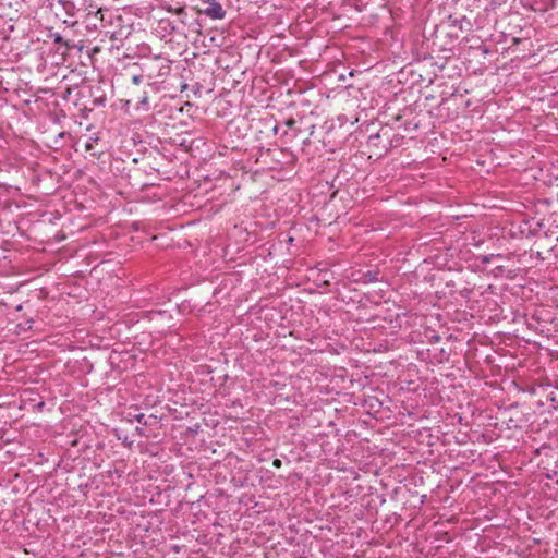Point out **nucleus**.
<instances>
[{
	"mask_svg": "<svg viewBox=\"0 0 558 558\" xmlns=\"http://www.w3.org/2000/svg\"><path fill=\"white\" fill-rule=\"evenodd\" d=\"M5 15H9V20H2V53L5 52L8 60L13 62L24 51L25 28L17 9L13 10L12 13H5ZM3 17L4 13L2 12Z\"/></svg>",
	"mask_w": 558,
	"mask_h": 558,
	"instance_id": "nucleus-1",
	"label": "nucleus"
},
{
	"mask_svg": "<svg viewBox=\"0 0 558 558\" xmlns=\"http://www.w3.org/2000/svg\"><path fill=\"white\" fill-rule=\"evenodd\" d=\"M204 3L208 4L206 9L202 11L207 17L211 20H222L226 16V10L222 5L216 0H202Z\"/></svg>",
	"mask_w": 558,
	"mask_h": 558,
	"instance_id": "nucleus-2",
	"label": "nucleus"
},
{
	"mask_svg": "<svg viewBox=\"0 0 558 558\" xmlns=\"http://www.w3.org/2000/svg\"><path fill=\"white\" fill-rule=\"evenodd\" d=\"M22 300L21 298L20 299H16L13 293H9V299H3L2 298V307H5V310L8 311V313L11 311V310H14L16 312L21 311L22 310Z\"/></svg>",
	"mask_w": 558,
	"mask_h": 558,
	"instance_id": "nucleus-3",
	"label": "nucleus"
},
{
	"mask_svg": "<svg viewBox=\"0 0 558 558\" xmlns=\"http://www.w3.org/2000/svg\"><path fill=\"white\" fill-rule=\"evenodd\" d=\"M58 5L61 7L66 15L74 16L76 8L72 0H58Z\"/></svg>",
	"mask_w": 558,
	"mask_h": 558,
	"instance_id": "nucleus-4",
	"label": "nucleus"
},
{
	"mask_svg": "<svg viewBox=\"0 0 558 558\" xmlns=\"http://www.w3.org/2000/svg\"><path fill=\"white\" fill-rule=\"evenodd\" d=\"M453 25L458 26L462 32H470L472 29V23L466 16H462L461 19H456L453 21Z\"/></svg>",
	"mask_w": 558,
	"mask_h": 558,
	"instance_id": "nucleus-5",
	"label": "nucleus"
},
{
	"mask_svg": "<svg viewBox=\"0 0 558 558\" xmlns=\"http://www.w3.org/2000/svg\"><path fill=\"white\" fill-rule=\"evenodd\" d=\"M8 171L12 169L15 173V177H19L21 169V160L16 156H12L8 158Z\"/></svg>",
	"mask_w": 558,
	"mask_h": 558,
	"instance_id": "nucleus-6",
	"label": "nucleus"
},
{
	"mask_svg": "<svg viewBox=\"0 0 558 558\" xmlns=\"http://www.w3.org/2000/svg\"><path fill=\"white\" fill-rule=\"evenodd\" d=\"M49 38H52L53 41L58 45H63L65 46L66 48L69 47L68 43L63 39V37L59 34V33H49L48 35Z\"/></svg>",
	"mask_w": 558,
	"mask_h": 558,
	"instance_id": "nucleus-7",
	"label": "nucleus"
},
{
	"mask_svg": "<svg viewBox=\"0 0 558 558\" xmlns=\"http://www.w3.org/2000/svg\"><path fill=\"white\" fill-rule=\"evenodd\" d=\"M1 186H2V189H5V190H11V189H13L15 191L20 190V187L17 186L16 178H13L10 182H2Z\"/></svg>",
	"mask_w": 558,
	"mask_h": 558,
	"instance_id": "nucleus-8",
	"label": "nucleus"
},
{
	"mask_svg": "<svg viewBox=\"0 0 558 558\" xmlns=\"http://www.w3.org/2000/svg\"><path fill=\"white\" fill-rule=\"evenodd\" d=\"M160 24L165 25L163 26L165 29L169 28L170 32H174L177 29L174 24L170 20H161Z\"/></svg>",
	"mask_w": 558,
	"mask_h": 558,
	"instance_id": "nucleus-9",
	"label": "nucleus"
},
{
	"mask_svg": "<svg viewBox=\"0 0 558 558\" xmlns=\"http://www.w3.org/2000/svg\"><path fill=\"white\" fill-rule=\"evenodd\" d=\"M134 420L137 421L138 423H143L144 425L149 424L148 421L145 418V414L143 413L135 414Z\"/></svg>",
	"mask_w": 558,
	"mask_h": 558,
	"instance_id": "nucleus-10",
	"label": "nucleus"
},
{
	"mask_svg": "<svg viewBox=\"0 0 558 558\" xmlns=\"http://www.w3.org/2000/svg\"><path fill=\"white\" fill-rule=\"evenodd\" d=\"M1 390H2V396H3V395H9V393H11V395H12V397H14V392L12 391V390H13V388H12V387H10L9 385H5V386H4V385H2Z\"/></svg>",
	"mask_w": 558,
	"mask_h": 558,
	"instance_id": "nucleus-11",
	"label": "nucleus"
},
{
	"mask_svg": "<svg viewBox=\"0 0 558 558\" xmlns=\"http://www.w3.org/2000/svg\"><path fill=\"white\" fill-rule=\"evenodd\" d=\"M169 72H170V65L169 64H163L159 69V75H167Z\"/></svg>",
	"mask_w": 558,
	"mask_h": 558,
	"instance_id": "nucleus-12",
	"label": "nucleus"
},
{
	"mask_svg": "<svg viewBox=\"0 0 558 558\" xmlns=\"http://www.w3.org/2000/svg\"><path fill=\"white\" fill-rule=\"evenodd\" d=\"M543 226H544V223L542 221H537L535 228L533 230H531L530 232L532 234H535L538 230H541L543 228Z\"/></svg>",
	"mask_w": 558,
	"mask_h": 558,
	"instance_id": "nucleus-13",
	"label": "nucleus"
},
{
	"mask_svg": "<svg viewBox=\"0 0 558 558\" xmlns=\"http://www.w3.org/2000/svg\"><path fill=\"white\" fill-rule=\"evenodd\" d=\"M132 82H133L134 84H140V83L142 82V76H141V75H134V76L132 77Z\"/></svg>",
	"mask_w": 558,
	"mask_h": 558,
	"instance_id": "nucleus-14",
	"label": "nucleus"
},
{
	"mask_svg": "<svg viewBox=\"0 0 558 558\" xmlns=\"http://www.w3.org/2000/svg\"><path fill=\"white\" fill-rule=\"evenodd\" d=\"M93 148H94V144H93V142H87V143L85 144V150H86V151H90Z\"/></svg>",
	"mask_w": 558,
	"mask_h": 558,
	"instance_id": "nucleus-15",
	"label": "nucleus"
},
{
	"mask_svg": "<svg viewBox=\"0 0 558 558\" xmlns=\"http://www.w3.org/2000/svg\"><path fill=\"white\" fill-rule=\"evenodd\" d=\"M9 228L10 229L7 230V233H13V230L17 229V226L15 223H13V225L9 223Z\"/></svg>",
	"mask_w": 558,
	"mask_h": 558,
	"instance_id": "nucleus-16",
	"label": "nucleus"
},
{
	"mask_svg": "<svg viewBox=\"0 0 558 558\" xmlns=\"http://www.w3.org/2000/svg\"><path fill=\"white\" fill-rule=\"evenodd\" d=\"M272 465H274L275 468H280V466H281V460H279V459H275V460H274V462H272Z\"/></svg>",
	"mask_w": 558,
	"mask_h": 558,
	"instance_id": "nucleus-17",
	"label": "nucleus"
},
{
	"mask_svg": "<svg viewBox=\"0 0 558 558\" xmlns=\"http://www.w3.org/2000/svg\"><path fill=\"white\" fill-rule=\"evenodd\" d=\"M286 124L289 126V128H292L294 124H295V121L293 119H289L287 120Z\"/></svg>",
	"mask_w": 558,
	"mask_h": 558,
	"instance_id": "nucleus-18",
	"label": "nucleus"
},
{
	"mask_svg": "<svg viewBox=\"0 0 558 558\" xmlns=\"http://www.w3.org/2000/svg\"><path fill=\"white\" fill-rule=\"evenodd\" d=\"M366 276H368V277H369V280H371V281L376 280V275H375V274H372L371 271H368V272L366 274Z\"/></svg>",
	"mask_w": 558,
	"mask_h": 558,
	"instance_id": "nucleus-19",
	"label": "nucleus"
},
{
	"mask_svg": "<svg viewBox=\"0 0 558 558\" xmlns=\"http://www.w3.org/2000/svg\"><path fill=\"white\" fill-rule=\"evenodd\" d=\"M15 401L14 400H8V401H2V407L4 405H11V404H14Z\"/></svg>",
	"mask_w": 558,
	"mask_h": 558,
	"instance_id": "nucleus-20",
	"label": "nucleus"
},
{
	"mask_svg": "<svg viewBox=\"0 0 558 558\" xmlns=\"http://www.w3.org/2000/svg\"><path fill=\"white\" fill-rule=\"evenodd\" d=\"M175 13H177V14H182V13H184V8H178V9L175 10Z\"/></svg>",
	"mask_w": 558,
	"mask_h": 558,
	"instance_id": "nucleus-21",
	"label": "nucleus"
},
{
	"mask_svg": "<svg viewBox=\"0 0 558 558\" xmlns=\"http://www.w3.org/2000/svg\"><path fill=\"white\" fill-rule=\"evenodd\" d=\"M489 260H490V259H489V257H488V256H484V257H483V263H488Z\"/></svg>",
	"mask_w": 558,
	"mask_h": 558,
	"instance_id": "nucleus-22",
	"label": "nucleus"
},
{
	"mask_svg": "<svg viewBox=\"0 0 558 558\" xmlns=\"http://www.w3.org/2000/svg\"><path fill=\"white\" fill-rule=\"evenodd\" d=\"M5 454H7L8 457H10V458H11V457H12V452H11V450H7V451H5Z\"/></svg>",
	"mask_w": 558,
	"mask_h": 558,
	"instance_id": "nucleus-23",
	"label": "nucleus"
},
{
	"mask_svg": "<svg viewBox=\"0 0 558 558\" xmlns=\"http://www.w3.org/2000/svg\"><path fill=\"white\" fill-rule=\"evenodd\" d=\"M7 207H10V205H7V204H5V205H3V204H2L1 209L3 210V209H4V208H7Z\"/></svg>",
	"mask_w": 558,
	"mask_h": 558,
	"instance_id": "nucleus-24",
	"label": "nucleus"
},
{
	"mask_svg": "<svg viewBox=\"0 0 558 558\" xmlns=\"http://www.w3.org/2000/svg\"><path fill=\"white\" fill-rule=\"evenodd\" d=\"M434 340L438 341L439 340V336L434 337Z\"/></svg>",
	"mask_w": 558,
	"mask_h": 558,
	"instance_id": "nucleus-25",
	"label": "nucleus"
}]
</instances>
